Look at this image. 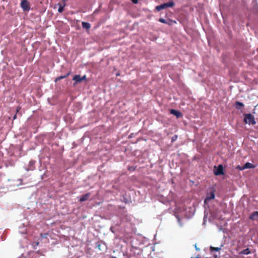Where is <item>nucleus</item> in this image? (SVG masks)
Here are the masks:
<instances>
[{
    "label": "nucleus",
    "instance_id": "1a4fd4ad",
    "mask_svg": "<svg viewBox=\"0 0 258 258\" xmlns=\"http://www.w3.org/2000/svg\"><path fill=\"white\" fill-rule=\"evenodd\" d=\"M90 193H87L84 195H83L81 198L80 199V202H84L88 200L90 197Z\"/></svg>",
    "mask_w": 258,
    "mask_h": 258
},
{
    "label": "nucleus",
    "instance_id": "5701e85b",
    "mask_svg": "<svg viewBox=\"0 0 258 258\" xmlns=\"http://www.w3.org/2000/svg\"><path fill=\"white\" fill-rule=\"evenodd\" d=\"M20 232L21 233H25L26 232V229L25 228V226H24V227L23 228V229L20 231Z\"/></svg>",
    "mask_w": 258,
    "mask_h": 258
},
{
    "label": "nucleus",
    "instance_id": "393cba45",
    "mask_svg": "<svg viewBox=\"0 0 258 258\" xmlns=\"http://www.w3.org/2000/svg\"><path fill=\"white\" fill-rule=\"evenodd\" d=\"M134 4H137L139 0H131Z\"/></svg>",
    "mask_w": 258,
    "mask_h": 258
},
{
    "label": "nucleus",
    "instance_id": "0eeeda50",
    "mask_svg": "<svg viewBox=\"0 0 258 258\" xmlns=\"http://www.w3.org/2000/svg\"><path fill=\"white\" fill-rule=\"evenodd\" d=\"M35 162H36L34 160H31L29 162L28 167L26 168V170H27V171L33 170L35 168L34 164H35Z\"/></svg>",
    "mask_w": 258,
    "mask_h": 258
},
{
    "label": "nucleus",
    "instance_id": "bb28decb",
    "mask_svg": "<svg viewBox=\"0 0 258 258\" xmlns=\"http://www.w3.org/2000/svg\"><path fill=\"white\" fill-rule=\"evenodd\" d=\"M98 10H96L94 12V14H95L97 13H98Z\"/></svg>",
    "mask_w": 258,
    "mask_h": 258
},
{
    "label": "nucleus",
    "instance_id": "2eb2a0df",
    "mask_svg": "<svg viewBox=\"0 0 258 258\" xmlns=\"http://www.w3.org/2000/svg\"><path fill=\"white\" fill-rule=\"evenodd\" d=\"M130 252H133L134 253H137L139 254L140 252V249L137 248H134L133 247L130 249Z\"/></svg>",
    "mask_w": 258,
    "mask_h": 258
},
{
    "label": "nucleus",
    "instance_id": "9b49d317",
    "mask_svg": "<svg viewBox=\"0 0 258 258\" xmlns=\"http://www.w3.org/2000/svg\"><path fill=\"white\" fill-rule=\"evenodd\" d=\"M171 114L176 115L177 117H179L181 115L180 112L177 111L175 109H171L170 111Z\"/></svg>",
    "mask_w": 258,
    "mask_h": 258
},
{
    "label": "nucleus",
    "instance_id": "a878e982",
    "mask_svg": "<svg viewBox=\"0 0 258 258\" xmlns=\"http://www.w3.org/2000/svg\"><path fill=\"white\" fill-rule=\"evenodd\" d=\"M38 244H39V242H36V244H35L34 245V246H34V248H36V246H37Z\"/></svg>",
    "mask_w": 258,
    "mask_h": 258
},
{
    "label": "nucleus",
    "instance_id": "7c9ffc66",
    "mask_svg": "<svg viewBox=\"0 0 258 258\" xmlns=\"http://www.w3.org/2000/svg\"><path fill=\"white\" fill-rule=\"evenodd\" d=\"M19 258H21V257H19Z\"/></svg>",
    "mask_w": 258,
    "mask_h": 258
},
{
    "label": "nucleus",
    "instance_id": "6ab92c4d",
    "mask_svg": "<svg viewBox=\"0 0 258 258\" xmlns=\"http://www.w3.org/2000/svg\"><path fill=\"white\" fill-rule=\"evenodd\" d=\"M159 21L161 23H164V24L167 23V21H166V20H165L164 19L162 18H161L159 19Z\"/></svg>",
    "mask_w": 258,
    "mask_h": 258
},
{
    "label": "nucleus",
    "instance_id": "f03ea898",
    "mask_svg": "<svg viewBox=\"0 0 258 258\" xmlns=\"http://www.w3.org/2000/svg\"><path fill=\"white\" fill-rule=\"evenodd\" d=\"M174 6V3L173 2L172 0H170L167 3H164L160 5L157 6L156 7V10H157L158 11H160L162 10L166 9L169 7H172Z\"/></svg>",
    "mask_w": 258,
    "mask_h": 258
},
{
    "label": "nucleus",
    "instance_id": "c756f323",
    "mask_svg": "<svg viewBox=\"0 0 258 258\" xmlns=\"http://www.w3.org/2000/svg\"><path fill=\"white\" fill-rule=\"evenodd\" d=\"M62 1H64V2H65V1H66L67 0H62Z\"/></svg>",
    "mask_w": 258,
    "mask_h": 258
},
{
    "label": "nucleus",
    "instance_id": "b1692460",
    "mask_svg": "<svg viewBox=\"0 0 258 258\" xmlns=\"http://www.w3.org/2000/svg\"><path fill=\"white\" fill-rule=\"evenodd\" d=\"M242 166H237L236 167V169H239L240 170H243V169H242Z\"/></svg>",
    "mask_w": 258,
    "mask_h": 258
},
{
    "label": "nucleus",
    "instance_id": "f257e3e1",
    "mask_svg": "<svg viewBox=\"0 0 258 258\" xmlns=\"http://www.w3.org/2000/svg\"><path fill=\"white\" fill-rule=\"evenodd\" d=\"M244 122L245 123H248L249 124H255L256 122L254 119V117L250 113L244 114Z\"/></svg>",
    "mask_w": 258,
    "mask_h": 258
},
{
    "label": "nucleus",
    "instance_id": "6e6552de",
    "mask_svg": "<svg viewBox=\"0 0 258 258\" xmlns=\"http://www.w3.org/2000/svg\"><path fill=\"white\" fill-rule=\"evenodd\" d=\"M254 168V166L249 162L246 163L243 166H242V169H249V168Z\"/></svg>",
    "mask_w": 258,
    "mask_h": 258
},
{
    "label": "nucleus",
    "instance_id": "39448f33",
    "mask_svg": "<svg viewBox=\"0 0 258 258\" xmlns=\"http://www.w3.org/2000/svg\"><path fill=\"white\" fill-rule=\"evenodd\" d=\"M86 79V75H84L83 77H81L80 75H75L73 78V80L76 82V83H79L81 82L83 80H85Z\"/></svg>",
    "mask_w": 258,
    "mask_h": 258
},
{
    "label": "nucleus",
    "instance_id": "f8f14e48",
    "mask_svg": "<svg viewBox=\"0 0 258 258\" xmlns=\"http://www.w3.org/2000/svg\"><path fill=\"white\" fill-rule=\"evenodd\" d=\"M82 27L84 29H89L91 27V25L88 22H83L82 23Z\"/></svg>",
    "mask_w": 258,
    "mask_h": 258
},
{
    "label": "nucleus",
    "instance_id": "a211bd4d",
    "mask_svg": "<svg viewBox=\"0 0 258 258\" xmlns=\"http://www.w3.org/2000/svg\"><path fill=\"white\" fill-rule=\"evenodd\" d=\"M64 6L65 5H63V6L59 5V8L58 9V12L60 13H62L64 10Z\"/></svg>",
    "mask_w": 258,
    "mask_h": 258
},
{
    "label": "nucleus",
    "instance_id": "423d86ee",
    "mask_svg": "<svg viewBox=\"0 0 258 258\" xmlns=\"http://www.w3.org/2000/svg\"><path fill=\"white\" fill-rule=\"evenodd\" d=\"M215 195L214 193V191H211L209 193H208L206 196V198L205 200V203H206L207 201H210L211 200H213L215 198Z\"/></svg>",
    "mask_w": 258,
    "mask_h": 258
},
{
    "label": "nucleus",
    "instance_id": "f3484780",
    "mask_svg": "<svg viewBox=\"0 0 258 258\" xmlns=\"http://www.w3.org/2000/svg\"><path fill=\"white\" fill-rule=\"evenodd\" d=\"M243 106H244V104L242 102H240L239 101H237L236 102V108L240 109V107H243Z\"/></svg>",
    "mask_w": 258,
    "mask_h": 258
},
{
    "label": "nucleus",
    "instance_id": "412c9836",
    "mask_svg": "<svg viewBox=\"0 0 258 258\" xmlns=\"http://www.w3.org/2000/svg\"><path fill=\"white\" fill-rule=\"evenodd\" d=\"M177 138H178L177 135H174L173 137H172V138L171 139V142H174L175 141H176L177 140Z\"/></svg>",
    "mask_w": 258,
    "mask_h": 258
},
{
    "label": "nucleus",
    "instance_id": "4468645a",
    "mask_svg": "<svg viewBox=\"0 0 258 258\" xmlns=\"http://www.w3.org/2000/svg\"><path fill=\"white\" fill-rule=\"evenodd\" d=\"M221 247H215L213 246H211L210 247V250L211 252H213L214 251H219L221 250Z\"/></svg>",
    "mask_w": 258,
    "mask_h": 258
},
{
    "label": "nucleus",
    "instance_id": "7ed1b4c3",
    "mask_svg": "<svg viewBox=\"0 0 258 258\" xmlns=\"http://www.w3.org/2000/svg\"><path fill=\"white\" fill-rule=\"evenodd\" d=\"M21 7L25 11H28L30 10L29 2L27 0H22L21 3Z\"/></svg>",
    "mask_w": 258,
    "mask_h": 258
},
{
    "label": "nucleus",
    "instance_id": "9d476101",
    "mask_svg": "<svg viewBox=\"0 0 258 258\" xmlns=\"http://www.w3.org/2000/svg\"><path fill=\"white\" fill-rule=\"evenodd\" d=\"M257 218H258V212L257 211L253 212L249 216V219L252 220H255Z\"/></svg>",
    "mask_w": 258,
    "mask_h": 258
},
{
    "label": "nucleus",
    "instance_id": "4be33fe9",
    "mask_svg": "<svg viewBox=\"0 0 258 258\" xmlns=\"http://www.w3.org/2000/svg\"><path fill=\"white\" fill-rule=\"evenodd\" d=\"M175 23V21H172V20H169L168 21H167V23H166V24L169 25H171L173 23Z\"/></svg>",
    "mask_w": 258,
    "mask_h": 258
},
{
    "label": "nucleus",
    "instance_id": "20e7f679",
    "mask_svg": "<svg viewBox=\"0 0 258 258\" xmlns=\"http://www.w3.org/2000/svg\"><path fill=\"white\" fill-rule=\"evenodd\" d=\"M214 173L215 175H220L224 174L223 166L221 164H220L219 165H218V166L217 168V169L216 170H214Z\"/></svg>",
    "mask_w": 258,
    "mask_h": 258
},
{
    "label": "nucleus",
    "instance_id": "c85d7f7f",
    "mask_svg": "<svg viewBox=\"0 0 258 258\" xmlns=\"http://www.w3.org/2000/svg\"><path fill=\"white\" fill-rule=\"evenodd\" d=\"M44 175H45V174H44V175H42V176H41V178H42V179H43V176H44Z\"/></svg>",
    "mask_w": 258,
    "mask_h": 258
},
{
    "label": "nucleus",
    "instance_id": "cd10ccee",
    "mask_svg": "<svg viewBox=\"0 0 258 258\" xmlns=\"http://www.w3.org/2000/svg\"><path fill=\"white\" fill-rule=\"evenodd\" d=\"M16 117H17V115H16V114H15V115L14 116V117H13V119H15L16 118Z\"/></svg>",
    "mask_w": 258,
    "mask_h": 258
},
{
    "label": "nucleus",
    "instance_id": "aec40b11",
    "mask_svg": "<svg viewBox=\"0 0 258 258\" xmlns=\"http://www.w3.org/2000/svg\"><path fill=\"white\" fill-rule=\"evenodd\" d=\"M41 238L42 239L46 238L47 237V236L48 235V233H44V234H41Z\"/></svg>",
    "mask_w": 258,
    "mask_h": 258
},
{
    "label": "nucleus",
    "instance_id": "ddd939ff",
    "mask_svg": "<svg viewBox=\"0 0 258 258\" xmlns=\"http://www.w3.org/2000/svg\"><path fill=\"white\" fill-rule=\"evenodd\" d=\"M251 253V251L250 250H249V248H246L242 251H241L239 253V254H245V255H247V254H249Z\"/></svg>",
    "mask_w": 258,
    "mask_h": 258
},
{
    "label": "nucleus",
    "instance_id": "dca6fc26",
    "mask_svg": "<svg viewBox=\"0 0 258 258\" xmlns=\"http://www.w3.org/2000/svg\"><path fill=\"white\" fill-rule=\"evenodd\" d=\"M69 75V73H68L66 75L59 76L55 79V81L57 82L61 79H64L67 77Z\"/></svg>",
    "mask_w": 258,
    "mask_h": 258
}]
</instances>
